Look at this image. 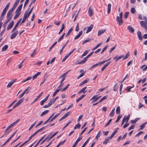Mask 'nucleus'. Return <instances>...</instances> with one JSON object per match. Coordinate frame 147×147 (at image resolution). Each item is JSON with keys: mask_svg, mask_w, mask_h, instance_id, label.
I'll return each mask as SVG.
<instances>
[{"mask_svg": "<svg viewBox=\"0 0 147 147\" xmlns=\"http://www.w3.org/2000/svg\"><path fill=\"white\" fill-rule=\"evenodd\" d=\"M102 42L99 43H98L95 47L92 49V50H95L97 49L98 47L101 45L102 44Z\"/></svg>", "mask_w": 147, "mask_h": 147, "instance_id": "obj_39", "label": "nucleus"}, {"mask_svg": "<svg viewBox=\"0 0 147 147\" xmlns=\"http://www.w3.org/2000/svg\"><path fill=\"white\" fill-rule=\"evenodd\" d=\"M8 46L7 45H5L4 47H3L2 49V51H5L8 48Z\"/></svg>", "mask_w": 147, "mask_h": 147, "instance_id": "obj_31", "label": "nucleus"}, {"mask_svg": "<svg viewBox=\"0 0 147 147\" xmlns=\"http://www.w3.org/2000/svg\"><path fill=\"white\" fill-rule=\"evenodd\" d=\"M111 139L109 137L105 138V141L103 142V144H106L109 143Z\"/></svg>", "mask_w": 147, "mask_h": 147, "instance_id": "obj_17", "label": "nucleus"}, {"mask_svg": "<svg viewBox=\"0 0 147 147\" xmlns=\"http://www.w3.org/2000/svg\"><path fill=\"white\" fill-rule=\"evenodd\" d=\"M129 12H126L125 13L124 15V17L125 19H127L128 16Z\"/></svg>", "mask_w": 147, "mask_h": 147, "instance_id": "obj_61", "label": "nucleus"}, {"mask_svg": "<svg viewBox=\"0 0 147 147\" xmlns=\"http://www.w3.org/2000/svg\"><path fill=\"white\" fill-rule=\"evenodd\" d=\"M47 100L45 99V98L43 99V100H42V101H41L40 102V104L41 105H43L44 104V103Z\"/></svg>", "mask_w": 147, "mask_h": 147, "instance_id": "obj_50", "label": "nucleus"}, {"mask_svg": "<svg viewBox=\"0 0 147 147\" xmlns=\"http://www.w3.org/2000/svg\"><path fill=\"white\" fill-rule=\"evenodd\" d=\"M117 132V130H115L109 138L111 139Z\"/></svg>", "mask_w": 147, "mask_h": 147, "instance_id": "obj_30", "label": "nucleus"}, {"mask_svg": "<svg viewBox=\"0 0 147 147\" xmlns=\"http://www.w3.org/2000/svg\"><path fill=\"white\" fill-rule=\"evenodd\" d=\"M57 41L55 42L50 47L49 50V51H50V50L53 49L54 46L57 44Z\"/></svg>", "mask_w": 147, "mask_h": 147, "instance_id": "obj_55", "label": "nucleus"}, {"mask_svg": "<svg viewBox=\"0 0 147 147\" xmlns=\"http://www.w3.org/2000/svg\"><path fill=\"white\" fill-rule=\"evenodd\" d=\"M111 62H108L106 63L101 69V71H102L105 69V68Z\"/></svg>", "mask_w": 147, "mask_h": 147, "instance_id": "obj_21", "label": "nucleus"}, {"mask_svg": "<svg viewBox=\"0 0 147 147\" xmlns=\"http://www.w3.org/2000/svg\"><path fill=\"white\" fill-rule=\"evenodd\" d=\"M106 30L105 29H102L99 30L98 33V36H99L101 35Z\"/></svg>", "mask_w": 147, "mask_h": 147, "instance_id": "obj_20", "label": "nucleus"}, {"mask_svg": "<svg viewBox=\"0 0 147 147\" xmlns=\"http://www.w3.org/2000/svg\"><path fill=\"white\" fill-rule=\"evenodd\" d=\"M19 25V24H18V23H16V24L15 25L14 27V28H13V30L12 31V32H13V31H14V30H16L17 27Z\"/></svg>", "mask_w": 147, "mask_h": 147, "instance_id": "obj_57", "label": "nucleus"}, {"mask_svg": "<svg viewBox=\"0 0 147 147\" xmlns=\"http://www.w3.org/2000/svg\"><path fill=\"white\" fill-rule=\"evenodd\" d=\"M73 30V29L72 28H71L68 31L67 33L66 34L65 37H67L70 33Z\"/></svg>", "mask_w": 147, "mask_h": 147, "instance_id": "obj_37", "label": "nucleus"}, {"mask_svg": "<svg viewBox=\"0 0 147 147\" xmlns=\"http://www.w3.org/2000/svg\"><path fill=\"white\" fill-rule=\"evenodd\" d=\"M23 100L22 99H21L19 100L16 103L18 105H20L23 101Z\"/></svg>", "mask_w": 147, "mask_h": 147, "instance_id": "obj_64", "label": "nucleus"}, {"mask_svg": "<svg viewBox=\"0 0 147 147\" xmlns=\"http://www.w3.org/2000/svg\"><path fill=\"white\" fill-rule=\"evenodd\" d=\"M137 34L139 39L140 40H142V36L141 32L139 31H138L137 32Z\"/></svg>", "mask_w": 147, "mask_h": 147, "instance_id": "obj_16", "label": "nucleus"}, {"mask_svg": "<svg viewBox=\"0 0 147 147\" xmlns=\"http://www.w3.org/2000/svg\"><path fill=\"white\" fill-rule=\"evenodd\" d=\"M86 88V87H85L82 88L81 90H80L78 92V94H80L82 92H83L84 93H86L87 92V90H85Z\"/></svg>", "mask_w": 147, "mask_h": 147, "instance_id": "obj_13", "label": "nucleus"}, {"mask_svg": "<svg viewBox=\"0 0 147 147\" xmlns=\"http://www.w3.org/2000/svg\"><path fill=\"white\" fill-rule=\"evenodd\" d=\"M16 80H12L8 84L7 86V87L10 88L12 85L16 82Z\"/></svg>", "mask_w": 147, "mask_h": 147, "instance_id": "obj_10", "label": "nucleus"}, {"mask_svg": "<svg viewBox=\"0 0 147 147\" xmlns=\"http://www.w3.org/2000/svg\"><path fill=\"white\" fill-rule=\"evenodd\" d=\"M20 0H16L14 3V4L13 7L11 9L13 10H14L17 6Z\"/></svg>", "mask_w": 147, "mask_h": 147, "instance_id": "obj_9", "label": "nucleus"}, {"mask_svg": "<svg viewBox=\"0 0 147 147\" xmlns=\"http://www.w3.org/2000/svg\"><path fill=\"white\" fill-rule=\"evenodd\" d=\"M112 120V119H110L109 121L105 125V127H107V126H108L110 124V123L111 122V121Z\"/></svg>", "mask_w": 147, "mask_h": 147, "instance_id": "obj_59", "label": "nucleus"}, {"mask_svg": "<svg viewBox=\"0 0 147 147\" xmlns=\"http://www.w3.org/2000/svg\"><path fill=\"white\" fill-rule=\"evenodd\" d=\"M107 98V96H103L102 98L100 100L98 101V102H102V101L104 100H105Z\"/></svg>", "mask_w": 147, "mask_h": 147, "instance_id": "obj_48", "label": "nucleus"}, {"mask_svg": "<svg viewBox=\"0 0 147 147\" xmlns=\"http://www.w3.org/2000/svg\"><path fill=\"white\" fill-rule=\"evenodd\" d=\"M135 12H136V9L134 7L132 8L131 9V12L132 13H134Z\"/></svg>", "mask_w": 147, "mask_h": 147, "instance_id": "obj_63", "label": "nucleus"}, {"mask_svg": "<svg viewBox=\"0 0 147 147\" xmlns=\"http://www.w3.org/2000/svg\"><path fill=\"white\" fill-rule=\"evenodd\" d=\"M85 74V72L82 73L77 78V79H79L80 78L83 76Z\"/></svg>", "mask_w": 147, "mask_h": 147, "instance_id": "obj_60", "label": "nucleus"}, {"mask_svg": "<svg viewBox=\"0 0 147 147\" xmlns=\"http://www.w3.org/2000/svg\"><path fill=\"white\" fill-rule=\"evenodd\" d=\"M130 117V115H129L127 116L126 117L125 116L123 119L125 118V121L126 122H127L128 121H129V119Z\"/></svg>", "mask_w": 147, "mask_h": 147, "instance_id": "obj_29", "label": "nucleus"}, {"mask_svg": "<svg viewBox=\"0 0 147 147\" xmlns=\"http://www.w3.org/2000/svg\"><path fill=\"white\" fill-rule=\"evenodd\" d=\"M85 95L83 94L81 96L79 97L78 99L76 100V102H78L82 99L85 96Z\"/></svg>", "mask_w": 147, "mask_h": 147, "instance_id": "obj_22", "label": "nucleus"}, {"mask_svg": "<svg viewBox=\"0 0 147 147\" xmlns=\"http://www.w3.org/2000/svg\"><path fill=\"white\" fill-rule=\"evenodd\" d=\"M93 27V24L90 25L87 28V29L86 33L87 34L90 32L92 29Z\"/></svg>", "mask_w": 147, "mask_h": 147, "instance_id": "obj_11", "label": "nucleus"}, {"mask_svg": "<svg viewBox=\"0 0 147 147\" xmlns=\"http://www.w3.org/2000/svg\"><path fill=\"white\" fill-rule=\"evenodd\" d=\"M55 101L53 99H51L49 101V102L48 104L51 106L54 103Z\"/></svg>", "mask_w": 147, "mask_h": 147, "instance_id": "obj_32", "label": "nucleus"}, {"mask_svg": "<svg viewBox=\"0 0 147 147\" xmlns=\"http://www.w3.org/2000/svg\"><path fill=\"white\" fill-rule=\"evenodd\" d=\"M120 113V108L119 106H118L116 109V113L117 114H119Z\"/></svg>", "mask_w": 147, "mask_h": 147, "instance_id": "obj_38", "label": "nucleus"}, {"mask_svg": "<svg viewBox=\"0 0 147 147\" xmlns=\"http://www.w3.org/2000/svg\"><path fill=\"white\" fill-rule=\"evenodd\" d=\"M98 95H94L91 99H90V100H93L92 102V103L94 102H95L96 101L98 100V98H97Z\"/></svg>", "mask_w": 147, "mask_h": 147, "instance_id": "obj_7", "label": "nucleus"}, {"mask_svg": "<svg viewBox=\"0 0 147 147\" xmlns=\"http://www.w3.org/2000/svg\"><path fill=\"white\" fill-rule=\"evenodd\" d=\"M13 11V10L12 9H11L9 11L7 14V18H11V15Z\"/></svg>", "mask_w": 147, "mask_h": 147, "instance_id": "obj_19", "label": "nucleus"}, {"mask_svg": "<svg viewBox=\"0 0 147 147\" xmlns=\"http://www.w3.org/2000/svg\"><path fill=\"white\" fill-rule=\"evenodd\" d=\"M11 129L10 128H9V127H8L6 130L4 132V135H6L9 133L11 131Z\"/></svg>", "mask_w": 147, "mask_h": 147, "instance_id": "obj_23", "label": "nucleus"}, {"mask_svg": "<svg viewBox=\"0 0 147 147\" xmlns=\"http://www.w3.org/2000/svg\"><path fill=\"white\" fill-rule=\"evenodd\" d=\"M117 46V45H115L113 47H112L111 49L109 51V53H111L115 49L116 47Z\"/></svg>", "mask_w": 147, "mask_h": 147, "instance_id": "obj_58", "label": "nucleus"}, {"mask_svg": "<svg viewBox=\"0 0 147 147\" xmlns=\"http://www.w3.org/2000/svg\"><path fill=\"white\" fill-rule=\"evenodd\" d=\"M48 112H49L48 110H46L42 112V113H41V114L40 115V116L42 117V116L45 115L47 113H48Z\"/></svg>", "mask_w": 147, "mask_h": 147, "instance_id": "obj_28", "label": "nucleus"}, {"mask_svg": "<svg viewBox=\"0 0 147 147\" xmlns=\"http://www.w3.org/2000/svg\"><path fill=\"white\" fill-rule=\"evenodd\" d=\"M127 29L131 33H133L134 31V28L130 25L128 26Z\"/></svg>", "mask_w": 147, "mask_h": 147, "instance_id": "obj_14", "label": "nucleus"}, {"mask_svg": "<svg viewBox=\"0 0 147 147\" xmlns=\"http://www.w3.org/2000/svg\"><path fill=\"white\" fill-rule=\"evenodd\" d=\"M118 86L117 85V83L113 87V90L115 91H118Z\"/></svg>", "mask_w": 147, "mask_h": 147, "instance_id": "obj_42", "label": "nucleus"}, {"mask_svg": "<svg viewBox=\"0 0 147 147\" xmlns=\"http://www.w3.org/2000/svg\"><path fill=\"white\" fill-rule=\"evenodd\" d=\"M60 90V89H56L55 91L54 92V93H53V96H52V97H54L56 94L58 93V92Z\"/></svg>", "mask_w": 147, "mask_h": 147, "instance_id": "obj_36", "label": "nucleus"}, {"mask_svg": "<svg viewBox=\"0 0 147 147\" xmlns=\"http://www.w3.org/2000/svg\"><path fill=\"white\" fill-rule=\"evenodd\" d=\"M82 139V137H79L76 141L75 144L73 145L72 147H76L78 143Z\"/></svg>", "mask_w": 147, "mask_h": 147, "instance_id": "obj_8", "label": "nucleus"}, {"mask_svg": "<svg viewBox=\"0 0 147 147\" xmlns=\"http://www.w3.org/2000/svg\"><path fill=\"white\" fill-rule=\"evenodd\" d=\"M116 20L119 22V25L120 26L123 23V20H122V18H119V16L117 17Z\"/></svg>", "mask_w": 147, "mask_h": 147, "instance_id": "obj_3", "label": "nucleus"}, {"mask_svg": "<svg viewBox=\"0 0 147 147\" xmlns=\"http://www.w3.org/2000/svg\"><path fill=\"white\" fill-rule=\"evenodd\" d=\"M80 124L78 123L74 127V129H76L77 128H79L80 126Z\"/></svg>", "mask_w": 147, "mask_h": 147, "instance_id": "obj_54", "label": "nucleus"}, {"mask_svg": "<svg viewBox=\"0 0 147 147\" xmlns=\"http://www.w3.org/2000/svg\"><path fill=\"white\" fill-rule=\"evenodd\" d=\"M21 13V11L16 9L15 11V13L19 16H20Z\"/></svg>", "mask_w": 147, "mask_h": 147, "instance_id": "obj_62", "label": "nucleus"}, {"mask_svg": "<svg viewBox=\"0 0 147 147\" xmlns=\"http://www.w3.org/2000/svg\"><path fill=\"white\" fill-rule=\"evenodd\" d=\"M43 93V92H42L35 99L33 103L35 102L36 101H37V100L41 97L42 95V94Z\"/></svg>", "mask_w": 147, "mask_h": 147, "instance_id": "obj_26", "label": "nucleus"}, {"mask_svg": "<svg viewBox=\"0 0 147 147\" xmlns=\"http://www.w3.org/2000/svg\"><path fill=\"white\" fill-rule=\"evenodd\" d=\"M61 113H58L55 115L51 120L50 122L53 121Z\"/></svg>", "mask_w": 147, "mask_h": 147, "instance_id": "obj_25", "label": "nucleus"}, {"mask_svg": "<svg viewBox=\"0 0 147 147\" xmlns=\"http://www.w3.org/2000/svg\"><path fill=\"white\" fill-rule=\"evenodd\" d=\"M146 123H147V122L144 123L142 124L140 126V128L139 129V130L143 129L144 128L145 125Z\"/></svg>", "mask_w": 147, "mask_h": 147, "instance_id": "obj_27", "label": "nucleus"}, {"mask_svg": "<svg viewBox=\"0 0 147 147\" xmlns=\"http://www.w3.org/2000/svg\"><path fill=\"white\" fill-rule=\"evenodd\" d=\"M36 50L35 49L34 51L32 52V54L31 55V57H33L35 55L36 53Z\"/></svg>", "mask_w": 147, "mask_h": 147, "instance_id": "obj_53", "label": "nucleus"}, {"mask_svg": "<svg viewBox=\"0 0 147 147\" xmlns=\"http://www.w3.org/2000/svg\"><path fill=\"white\" fill-rule=\"evenodd\" d=\"M22 7V4L20 5L17 9V10L21 11Z\"/></svg>", "mask_w": 147, "mask_h": 147, "instance_id": "obj_56", "label": "nucleus"}, {"mask_svg": "<svg viewBox=\"0 0 147 147\" xmlns=\"http://www.w3.org/2000/svg\"><path fill=\"white\" fill-rule=\"evenodd\" d=\"M30 14L28 13V12H26L24 15V17H25L26 18H28Z\"/></svg>", "mask_w": 147, "mask_h": 147, "instance_id": "obj_43", "label": "nucleus"}, {"mask_svg": "<svg viewBox=\"0 0 147 147\" xmlns=\"http://www.w3.org/2000/svg\"><path fill=\"white\" fill-rule=\"evenodd\" d=\"M58 132V131H57L55 132L54 134H53L51 136L49 137V138L48 140H47V141L49 140H51L53 138L55 135H56Z\"/></svg>", "mask_w": 147, "mask_h": 147, "instance_id": "obj_33", "label": "nucleus"}, {"mask_svg": "<svg viewBox=\"0 0 147 147\" xmlns=\"http://www.w3.org/2000/svg\"><path fill=\"white\" fill-rule=\"evenodd\" d=\"M18 34V31L17 30L16 32L13 33L11 36L10 38L13 39L16 37Z\"/></svg>", "mask_w": 147, "mask_h": 147, "instance_id": "obj_12", "label": "nucleus"}, {"mask_svg": "<svg viewBox=\"0 0 147 147\" xmlns=\"http://www.w3.org/2000/svg\"><path fill=\"white\" fill-rule=\"evenodd\" d=\"M69 71H68L67 72H66V73H65L63 75H61L59 78V79H60L61 78H62V79L61 80V82L60 83H63L62 82H63V81L65 79V78L66 77V75L68 73Z\"/></svg>", "mask_w": 147, "mask_h": 147, "instance_id": "obj_1", "label": "nucleus"}, {"mask_svg": "<svg viewBox=\"0 0 147 147\" xmlns=\"http://www.w3.org/2000/svg\"><path fill=\"white\" fill-rule=\"evenodd\" d=\"M140 24L141 26L144 28L147 26V21H141L140 22Z\"/></svg>", "mask_w": 147, "mask_h": 147, "instance_id": "obj_4", "label": "nucleus"}, {"mask_svg": "<svg viewBox=\"0 0 147 147\" xmlns=\"http://www.w3.org/2000/svg\"><path fill=\"white\" fill-rule=\"evenodd\" d=\"M11 20V18H7V20L4 23L3 25H4L5 24H6L9 21H10Z\"/></svg>", "mask_w": 147, "mask_h": 147, "instance_id": "obj_51", "label": "nucleus"}, {"mask_svg": "<svg viewBox=\"0 0 147 147\" xmlns=\"http://www.w3.org/2000/svg\"><path fill=\"white\" fill-rule=\"evenodd\" d=\"M111 5L110 3L108 4L107 8V13L109 14L111 11Z\"/></svg>", "mask_w": 147, "mask_h": 147, "instance_id": "obj_24", "label": "nucleus"}, {"mask_svg": "<svg viewBox=\"0 0 147 147\" xmlns=\"http://www.w3.org/2000/svg\"><path fill=\"white\" fill-rule=\"evenodd\" d=\"M14 24V21H12L8 26L7 29V30H9L10 29L13 27Z\"/></svg>", "mask_w": 147, "mask_h": 147, "instance_id": "obj_6", "label": "nucleus"}, {"mask_svg": "<svg viewBox=\"0 0 147 147\" xmlns=\"http://www.w3.org/2000/svg\"><path fill=\"white\" fill-rule=\"evenodd\" d=\"M115 109H114L112 110L111 112V113L109 114V115L113 117L114 115L115 114Z\"/></svg>", "mask_w": 147, "mask_h": 147, "instance_id": "obj_41", "label": "nucleus"}, {"mask_svg": "<svg viewBox=\"0 0 147 147\" xmlns=\"http://www.w3.org/2000/svg\"><path fill=\"white\" fill-rule=\"evenodd\" d=\"M93 9L90 7L89 8L88 11V15L90 17H91L93 13Z\"/></svg>", "mask_w": 147, "mask_h": 147, "instance_id": "obj_5", "label": "nucleus"}, {"mask_svg": "<svg viewBox=\"0 0 147 147\" xmlns=\"http://www.w3.org/2000/svg\"><path fill=\"white\" fill-rule=\"evenodd\" d=\"M83 33V31L82 30L81 31L79 32V34L76 36L74 38L75 40H76L78 39L80 36Z\"/></svg>", "mask_w": 147, "mask_h": 147, "instance_id": "obj_18", "label": "nucleus"}, {"mask_svg": "<svg viewBox=\"0 0 147 147\" xmlns=\"http://www.w3.org/2000/svg\"><path fill=\"white\" fill-rule=\"evenodd\" d=\"M99 65V63H96L95 64L93 65L90 68V70L92 69L93 68H94L95 67Z\"/></svg>", "mask_w": 147, "mask_h": 147, "instance_id": "obj_34", "label": "nucleus"}, {"mask_svg": "<svg viewBox=\"0 0 147 147\" xmlns=\"http://www.w3.org/2000/svg\"><path fill=\"white\" fill-rule=\"evenodd\" d=\"M124 55H121L119 56H116L115 57H114L113 58L115 60V61H117L118 60H119L121 59L123 57Z\"/></svg>", "mask_w": 147, "mask_h": 147, "instance_id": "obj_15", "label": "nucleus"}, {"mask_svg": "<svg viewBox=\"0 0 147 147\" xmlns=\"http://www.w3.org/2000/svg\"><path fill=\"white\" fill-rule=\"evenodd\" d=\"M100 131H99L97 135L96 136L95 139L96 140H98V138L100 136Z\"/></svg>", "mask_w": 147, "mask_h": 147, "instance_id": "obj_45", "label": "nucleus"}, {"mask_svg": "<svg viewBox=\"0 0 147 147\" xmlns=\"http://www.w3.org/2000/svg\"><path fill=\"white\" fill-rule=\"evenodd\" d=\"M10 5V3H9L8 4H7V5L5 6V8H4L2 13V16H3L6 13V11L9 7Z\"/></svg>", "mask_w": 147, "mask_h": 147, "instance_id": "obj_2", "label": "nucleus"}, {"mask_svg": "<svg viewBox=\"0 0 147 147\" xmlns=\"http://www.w3.org/2000/svg\"><path fill=\"white\" fill-rule=\"evenodd\" d=\"M49 135H48L47 137L43 141H42L40 143V144H41L43 143L44 142L47 140L48 139V140L49 139Z\"/></svg>", "mask_w": 147, "mask_h": 147, "instance_id": "obj_52", "label": "nucleus"}, {"mask_svg": "<svg viewBox=\"0 0 147 147\" xmlns=\"http://www.w3.org/2000/svg\"><path fill=\"white\" fill-rule=\"evenodd\" d=\"M70 55L68 54H67L63 58L62 60V62H63L67 58H68Z\"/></svg>", "mask_w": 147, "mask_h": 147, "instance_id": "obj_47", "label": "nucleus"}, {"mask_svg": "<svg viewBox=\"0 0 147 147\" xmlns=\"http://www.w3.org/2000/svg\"><path fill=\"white\" fill-rule=\"evenodd\" d=\"M65 33H64L59 38L58 40V42H60L63 39V37H64L65 35Z\"/></svg>", "mask_w": 147, "mask_h": 147, "instance_id": "obj_46", "label": "nucleus"}, {"mask_svg": "<svg viewBox=\"0 0 147 147\" xmlns=\"http://www.w3.org/2000/svg\"><path fill=\"white\" fill-rule=\"evenodd\" d=\"M90 139V138H89L86 141L84 142V143L82 145L81 147H84L88 143V142L89 141V139Z\"/></svg>", "mask_w": 147, "mask_h": 147, "instance_id": "obj_49", "label": "nucleus"}, {"mask_svg": "<svg viewBox=\"0 0 147 147\" xmlns=\"http://www.w3.org/2000/svg\"><path fill=\"white\" fill-rule=\"evenodd\" d=\"M139 119L137 118H136V119H135L134 120H131V121H130V122L132 123V124H133V123H136L137 121H138V120Z\"/></svg>", "mask_w": 147, "mask_h": 147, "instance_id": "obj_35", "label": "nucleus"}, {"mask_svg": "<svg viewBox=\"0 0 147 147\" xmlns=\"http://www.w3.org/2000/svg\"><path fill=\"white\" fill-rule=\"evenodd\" d=\"M87 60V59L85 57L82 61L79 62L78 63L79 64H82L84 63L85 61Z\"/></svg>", "mask_w": 147, "mask_h": 147, "instance_id": "obj_40", "label": "nucleus"}, {"mask_svg": "<svg viewBox=\"0 0 147 147\" xmlns=\"http://www.w3.org/2000/svg\"><path fill=\"white\" fill-rule=\"evenodd\" d=\"M129 56V52H128L125 55L123 59V60H124L127 59Z\"/></svg>", "mask_w": 147, "mask_h": 147, "instance_id": "obj_44", "label": "nucleus"}]
</instances>
